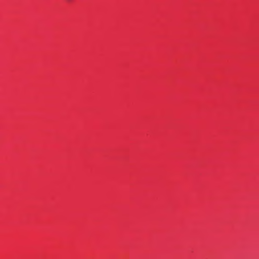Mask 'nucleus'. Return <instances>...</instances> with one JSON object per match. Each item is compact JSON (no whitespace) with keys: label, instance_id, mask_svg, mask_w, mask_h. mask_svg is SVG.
Masks as SVG:
<instances>
[{"label":"nucleus","instance_id":"f257e3e1","mask_svg":"<svg viewBox=\"0 0 259 259\" xmlns=\"http://www.w3.org/2000/svg\"><path fill=\"white\" fill-rule=\"evenodd\" d=\"M68 1H70L71 0H68Z\"/></svg>","mask_w":259,"mask_h":259}]
</instances>
